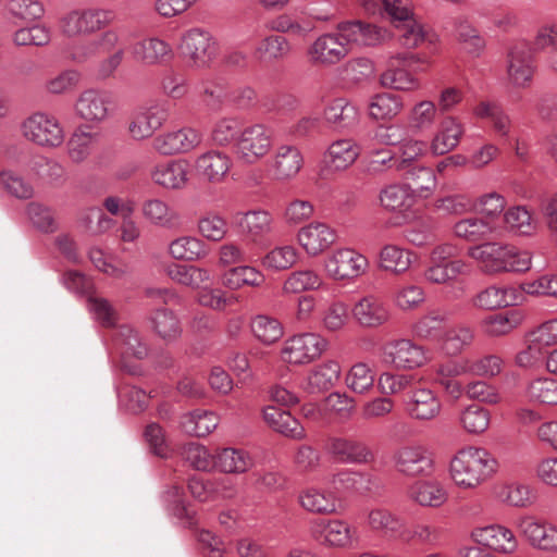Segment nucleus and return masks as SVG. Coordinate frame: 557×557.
I'll return each mask as SVG.
<instances>
[{
	"label": "nucleus",
	"mask_w": 557,
	"mask_h": 557,
	"mask_svg": "<svg viewBox=\"0 0 557 557\" xmlns=\"http://www.w3.org/2000/svg\"><path fill=\"white\" fill-rule=\"evenodd\" d=\"M496 457L483 447L468 446L450 459L448 474L462 491H473L490 481L498 471Z\"/></svg>",
	"instance_id": "f257e3e1"
},
{
	"label": "nucleus",
	"mask_w": 557,
	"mask_h": 557,
	"mask_svg": "<svg viewBox=\"0 0 557 557\" xmlns=\"http://www.w3.org/2000/svg\"><path fill=\"white\" fill-rule=\"evenodd\" d=\"M177 48L183 62L191 70L210 67L219 51L214 36L200 27L185 30Z\"/></svg>",
	"instance_id": "f03ea898"
},
{
	"label": "nucleus",
	"mask_w": 557,
	"mask_h": 557,
	"mask_svg": "<svg viewBox=\"0 0 557 557\" xmlns=\"http://www.w3.org/2000/svg\"><path fill=\"white\" fill-rule=\"evenodd\" d=\"M426 63V59L419 53H396L389 58V66L380 76V84L384 88L413 91L419 89L420 82L411 71H422L419 64Z\"/></svg>",
	"instance_id": "7ed1b4c3"
},
{
	"label": "nucleus",
	"mask_w": 557,
	"mask_h": 557,
	"mask_svg": "<svg viewBox=\"0 0 557 557\" xmlns=\"http://www.w3.org/2000/svg\"><path fill=\"white\" fill-rule=\"evenodd\" d=\"M392 462L395 471L405 478H431L436 471L433 453L418 443L397 447L392 455Z\"/></svg>",
	"instance_id": "20e7f679"
},
{
	"label": "nucleus",
	"mask_w": 557,
	"mask_h": 557,
	"mask_svg": "<svg viewBox=\"0 0 557 557\" xmlns=\"http://www.w3.org/2000/svg\"><path fill=\"white\" fill-rule=\"evenodd\" d=\"M329 348V341L317 332H304L286 338L281 360L290 366H305L319 359Z\"/></svg>",
	"instance_id": "39448f33"
},
{
	"label": "nucleus",
	"mask_w": 557,
	"mask_h": 557,
	"mask_svg": "<svg viewBox=\"0 0 557 557\" xmlns=\"http://www.w3.org/2000/svg\"><path fill=\"white\" fill-rule=\"evenodd\" d=\"M310 534L326 548L350 549L359 542L358 531L344 519H315L310 523Z\"/></svg>",
	"instance_id": "423d86ee"
},
{
	"label": "nucleus",
	"mask_w": 557,
	"mask_h": 557,
	"mask_svg": "<svg viewBox=\"0 0 557 557\" xmlns=\"http://www.w3.org/2000/svg\"><path fill=\"white\" fill-rule=\"evenodd\" d=\"M325 275L336 282H351L362 276L369 268L366 256L352 248H337L323 259Z\"/></svg>",
	"instance_id": "0eeeda50"
},
{
	"label": "nucleus",
	"mask_w": 557,
	"mask_h": 557,
	"mask_svg": "<svg viewBox=\"0 0 557 557\" xmlns=\"http://www.w3.org/2000/svg\"><path fill=\"white\" fill-rule=\"evenodd\" d=\"M273 148V132L264 124L257 123L244 127L235 143V153L245 164H256L265 158Z\"/></svg>",
	"instance_id": "6e6552de"
},
{
	"label": "nucleus",
	"mask_w": 557,
	"mask_h": 557,
	"mask_svg": "<svg viewBox=\"0 0 557 557\" xmlns=\"http://www.w3.org/2000/svg\"><path fill=\"white\" fill-rule=\"evenodd\" d=\"M116 14L112 9L89 7L74 10L62 20V30L67 36L91 35L114 23Z\"/></svg>",
	"instance_id": "1a4fd4ad"
},
{
	"label": "nucleus",
	"mask_w": 557,
	"mask_h": 557,
	"mask_svg": "<svg viewBox=\"0 0 557 557\" xmlns=\"http://www.w3.org/2000/svg\"><path fill=\"white\" fill-rule=\"evenodd\" d=\"M25 139L42 148H57L64 141V131L59 120L46 112H36L21 124Z\"/></svg>",
	"instance_id": "9d476101"
},
{
	"label": "nucleus",
	"mask_w": 557,
	"mask_h": 557,
	"mask_svg": "<svg viewBox=\"0 0 557 557\" xmlns=\"http://www.w3.org/2000/svg\"><path fill=\"white\" fill-rule=\"evenodd\" d=\"M382 361L397 370H416L430 358L426 349L410 338H395L382 347Z\"/></svg>",
	"instance_id": "9b49d317"
},
{
	"label": "nucleus",
	"mask_w": 557,
	"mask_h": 557,
	"mask_svg": "<svg viewBox=\"0 0 557 557\" xmlns=\"http://www.w3.org/2000/svg\"><path fill=\"white\" fill-rule=\"evenodd\" d=\"M170 117L168 101L158 100L143 106L133 112L128 123V134L134 140L150 138Z\"/></svg>",
	"instance_id": "f8f14e48"
},
{
	"label": "nucleus",
	"mask_w": 557,
	"mask_h": 557,
	"mask_svg": "<svg viewBox=\"0 0 557 557\" xmlns=\"http://www.w3.org/2000/svg\"><path fill=\"white\" fill-rule=\"evenodd\" d=\"M202 143L201 133L190 126L169 129L156 136L152 148L161 156L170 157L188 153Z\"/></svg>",
	"instance_id": "ddd939ff"
},
{
	"label": "nucleus",
	"mask_w": 557,
	"mask_h": 557,
	"mask_svg": "<svg viewBox=\"0 0 557 557\" xmlns=\"http://www.w3.org/2000/svg\"><path fill=\"white\" fill-rule=\"evenodd\" d=\"M406 414L419 422L436 419L442 411L440 396L430 387H416L403 400Z\"/></svg>",
	"instance_id": "4468645a"
},
{
	"label": "nucleus",
	"mask_w": 557,
	"mask_h": 557,
	"mask_svg": "<svg viewBox=\"0 0 557 557\" xmlns=\"http://www.w3.org/2000/svg\"><path fill=\"white\" fill-rule=\"evenodd\" d=\"M520 534L534 548L557 553V527L532 516H522L516 520Z\"/></svg>",
	"instance_id": "2eb2a0df"
},
{
	"label": "nucleus",
	"mask_w": 557,
	"mask_h": 557,
	"mask_svg": "<svg viewBox=\"0 0 557 557\" xmlns=\"http://www.w3.org/2000/svg\"><path fill=\"white\" fill-rule=\"evenodd\" d=\"M349 54L337 32L320 35L309 46L307 55L311 64L330 67L342 62Z\"/></svg>",
	"instance_id": "dca6fc26"
},
{
	"label": "nucleus",
	"mask_w": 557,
	"mask_h": 557,
	"mask_svg": "<svg viewBox=\"0 0 557 557\" xmlns=\"http://www.w3.org/2000/svg\"><path fill=\"white\" fill-rule=\"evenodd\" d=\"M352 318L364 329H377L391 319L387 304L376 295H366L355 302L351 309Z\"/></svg>",
	"instance_id": "f3484780"
},
{
	"label": "nucleus",
	"mask_w": 557,
	"mask_h": 557,
	"mask_svg": "<svg viewBox=\"0 0 557 557\" xmlns=\"http://www.w3.org/2000/svg\"><path fill=\"white\" fill-rule=\"evenodd\" d=\"M407 498L420 507L437 509L448 502L449 493L441 481L424 478L408 486Z\"/></svg>",
	"instance_id": "a211bd4d"
},
{
	"label": "nucleus",
	"mask_w": 557,
	"mask_h": 557,
	"mask_svg": "<svg viewBox=\"0 0 557 557\" xmlns=\"http://www.w3.org/2000/svg\"><path fill=\"white\" fill-rule=\"evenodd\" d=\"M111 97L98 89H87L77 97L74 110L76 115L90 123H100L110 115Z\"/></svg>",
	"instance_id": "6ab92c4d"
},
{
	"label": "nucleus",
	"mask_w": 557,
	"mask_h": 557,
	"mask_svg": "<svg viewBox=\"0 0 557 557\" xmlns=\"http://www.w3.org/2000/svg\"><path fill=\"white\" fill-rule=\"evenodd\" d=\"M336 232L323 222H311L297 233V242L309 257H317L336 242Z\"/></svg>",
	"instance_id": "aec40b11"
},
{
	"label": "nucleus",
	"mask_w": 557,
	"mask_h": 557,
	"mask_svg": "<svg viewBox=\"0 0 557 557\" xmlns=\"http://www.w3.org/2000/svg\"><path fill=\"white\" fill-rule=\"evenodd\" d=\"M304 166V156L295 145H278L271 158L270 169L278 182H289L295 178Z\"/></svg>",
	"instance_id": "412c9836"
},
{
	"label": "nucleus",
	"mask_w": 557,
	"mask_h": 557,
	"mask_svg": "<svg viewBox=\"0 0 557 557\" xmlns=\"http://www.w3.org/2000/svg\"><path fill=\"white\" fill-rule=\"evenodd\" d=\"M233 160L231 156L218 149H210L199 154L195 160L197 174L206 182L222 183L231 171Z\"/></svg>",
	"instance_id": "4be33fe9"
},
{
	"label": "nucleus",
	"mask_w": 557,
	"mask_h": 557,
	"mask_svg": "<svg viewBox=\"0 0 557 557\" xmlns=\"http://www.w3.org/2000/svg\"><path fill=\"white\" fill-rule=\"evenodd\" d=\"M189 166L184 160H168L156 164L150 171L152 183L165 190H182L189 181Z\"/></svg>",
	"instance_id": "5701e85b"
},
{
	"label": "nucleus",
	"mask_w": 557,
	"mask_h": 557,
	"mask_svg": "<svg viewBox=\"0 0 557 557\" xmlns=\"http://www.w3.org/2000/svg\"><path fill=\"white\" fill-rule=\"evenodd\" d=\"M511 245L486 242L469 248L468 256L478 261L486 273H502L506 270Z\"/></svg>",
	"instance_id": "b1692460"
},
{
	"label": "nucleus",
	"mask_w": 557,
	"mask_h": 557,
	"mask_svg": "<svg viewBox=\"0 0 557 557\" xmlns=\"http://www.w3.org/2000/svg\"><path fill=\"white\" fill-rule=\"evenodd\" d=\"M380 207L389 213L406 214L416 203V193L405 183H391L379 191Z\"/></svg>",
	"instance_id": "393cba45"
},
{
	"label": "nucleus",
	"mask_w": 557,
	"mask_h": 557,
	"mask_svg": "<svg viewBox=\"0 0 557 557\" xmlns=\"http://www.w3.org/2000/svg\"><path fill=\"white\" fill-rule=\"evenodd\" d=\"M342 367L336 360L314 366L302 380L300 387L308 394H320L333 388L341 379Z\"/></svg>",
	"instance_id": "a878e982"
},
{
	"label": "nucleus",
	"mask_w": 557,
	"mask_h": 557,
	"mask_svg": "<svg viewBox=\"0 0 557 557\" xmlns=\"http://www.w3.org/2000/svg\"><path fill=\"white\" fill-rule=\"evenodd\" d=\"M532 53L527 45L515 46L508 57L507 73L510 83L518 88H527L531 85L534 74Z\"/></svg>",
	"instance_id": "bb28decb"
},
{
	"label": "nucleus",
	"mask_w": 557,
	"mask_h": 557,
	"mask_svg": "<svg viewBox=\"0 0 557 557\" xmlns=\"http://www.w3.org/2000/svg\"><path fill=\"white\" fill-rule=\"evenodd\" d=\"M325 450L344 463H368L373 460V454L362 442L333 436L326 441Z\"/></svg>",
	"instance_id": "cd10ccee"
},
{
	"label": "nucleus",
	"mask_w": 557,
	"mask_h": 557,
	"mask_svg": "<svg viewBox=\"0 0 557 557\" xmlns=\"http://www.w3.org/2000/svg\"><path fill=\"white\" fill-rule=\"evenodd\" d=\"M133 57L145 65H160L174 55L171 44L160 37L143 38L133 46Z\"/></svg>",
	"instance_id": "c85d7f7f"
},
{
	"label": "nucleus",
	"mask_w": 557,
	"mask_h": 557,
	"mask_svg": "<svg viewBox=\"0 0 557 557\" xmlns=\"http://www.w3.org/2000/svg\"><path fill=\"white\" fill-rule=\"evenodd\" d=\"M140 210L144 219L153 226L174 230L182 224L178 211L164 199H146Z\"/></svg>",
	"instance_id": "c756f323"
},
{
	"label": "nucleus",
	"mask_w": 557,
	"mask_h": 557,
	"mask_svg": "<svg viewBox=\"0 0 557 557\" xmlns=\"http://www.w3.org/2000/svg\"><path fill=\"white\" fill-rule=\"evenodd\" d=\"M476 541L495 552L511 555L518 549V539L515 533L502 524H491L474 532Z\"/></svg>",
	"instance_id": "7c9ffc66"
},
{
	"label": "nucleus",
	"mask_w": 557,
	"mask_h": 557,
	"mask_svg": "<svg viewBox=\"0 0 557 557\" xmlns=\"http://www.w3.org/2000/svg\"><path fill=\"white\" fill-rule=\"evenodd\" d=\"M522 293L521 287L493 285L480 292L473 305L486 310L517 306L523 298Z\"/></svg>",
	"instance_id": "2f4dec72"
},
{
	"label": "nucleus",
	"mask_w": 557,
	"mask_h": 557,
	"mask_svg": "<svg viewBox=\"0 0 557 557\" xmlns=\"http://www.w3.org/2000/svg\"><path fill=\"white\" fill-rule=\"evenodd\" d=\"M323 119L326 124L335 129H346L357 125L359 110L347 98L338 97L325 104Z\"/></svg>",
	"instance_id": "473e14b6"
},
{
	"label": "nucleus",
	"mask_w": 557,
	"mask_h": 557,
	"mask_svg": "<svg viewBox=\"0 0 557 557\" xmlns=\"http://www.w3.org/2000/svg\"><path fill=\"white\" fill-rule=\"evenodd\" d=\"M460 375H466L463 366L450 360L436 367L433 380L449 398L458 400L466 395V385L457 379Z\"/></svg>",
	"instance_id": "72a5a7b5"
},
{
	"label": "nucleus",
	"mask_w": 557,
	"mask_h": 557,
	"mask_svg": "<svg viewBox=\"0 0 557 557\" xmlns=\"http://www.w3.org/2000/svg\"><path fill=\"white\" fill-rule=\"evenodd\" d=\"M300 507L313 515L330 516L337 512V498L333 492L310 486L298 495Z\"/></svg>",
	"instance_id": "f704fd0d"
},
{
	"label": "nucleus",
	"mask_w": 557,
	"mask_h": 557,
	"mask_svg": "<svg viewBox=\"0 0 557 557\" xmlns=\"http://www.w3.org/2000/svg\"><path fill=\"white\" fill-rule=\"evenodd\" d=\"M463 134V127L455 116H445L434 137L431 140L430 149L434 156H443L454 150Z\"/></svg>",
	"instance_id": "c9c22d12"
},
{
	"label": "nucleus",
	"mask_w": 557,
	"mask_h": 557,
	"mask_svg": "<svg viewBox=\"0 0 557 557\" xmlns=\"http://www.w3.org/2000/svg\"><path fill=\"white\" fill-rule=\"evenodd\" d=\"M366 524L371 531L387 537L400 536L406 527L400 516L385 507L370 509L366 517Z\"/></svg>",
	"instance_id": "e433bc0d"
},
{
	"label": "nucleus",
	"mask_w": 557,
	"mask_h": 557,
	"mask_svg": "<svg viewBox=\"0 0 557 557\" xmlns=\"http://www.w3.org/2000/svg\"><path fill=\"white\" fill-rule=\"evenodd\" d=\"M253 466V457L243 448L225 447L215 450V470L222 473L243 474Z\"/></svg>",
	"instance_id": "4c0bfd02"
},
{
	"label": "nucleus",
	"mask_w": 557,
	"mask_h": 557,
	"mask_svg": "<svg viewBox=\"0 0 557 557\" xmlns=\"http://www.w3.org/2000/svg\"><path fill=\"white\" fill-rule=\"evenodd\" d=\"M451 231L455 237L467 243H486L495 228L485 218L474 215L458 220Z\"/></svg>",
	"instance_id": "58836bf2"
},
{
	"label": "nucleus",
	"mask_w": 557,
	"mask_h": 557,
	"mask_svg": "<svg viewBox=\"0 0 557 557\" xmlns=\"http://www.w3.org/2000/svg\"><path fill=\"white\" fill-rule=\"evenodd\" d=\"M404 108L405 103L400 96L384 91L370 98L368 114L374 121L389 122L396 119Z\"/></svg>",
	"instance_id": "ea45409f"
},
{
	"label": "nucleus",
	"mask_w": 557,
	"mask_h": 557,
	"mask_svg": "<svg viewBox=\"0 0 557 557\" xmlns=\"http://www.w3.org/2000/svg\"><path fill=\"white\" fill-rule=\"evenodd\" d=\"M505 228L515 235L531 237L536 234L539 222L531 211L522 205L506 209L503 214Z\"/></svg>",
	"instance_id": "a19ab883"
},
{
	"label": "nucleus",
	"mask_w": 557,
	"mask_h": 557,
	"mask_svg": "<svg viewBox=\"0 0 557 557\" xmlns=\"http://www.w3.org/2000/svg\"><path fill=\"white\" fill-rule=\"evenodd\" d=\"M360 152V146L354 139H338L329 146L325 162L335 171H344L355 163Z\"/></svg>",
	"instance_id": "79ce46f5"
},
{
	"label": "nucleus",
	"mask_w": 557,
	"mask_h": 557,
	"mask_svg": "<svg viewBox=\"0 0 557 557\" xmlns=\"http://www.w3.org/2000/svg\"><path fill=\"white\" fill-rule=\"evenodd\" d=\"M265 275L252 265H237L226 270L222 276V285L230 290H238L245 286L259 288L265 283Z\"/></svg>",
	"instance_id": "37998d69"
},
{
	"label": "nucleus",
	"mask_w": 557,
	"mask_h": 557,
	"mask_svg": "<svg viewBox=\"0 0 557 557\" xmlns=\"http://www.w3.org/2000/svg\"><path fill=\"white\" fill-rule=\"evenodd\" d=\"M265 423L274 431L296 440L305 437V430L289 411L275 406H267L263 409Z\"/></svg>",
	"instance_id": "c03bdc74"
},
{
	"label": "nucleus",
	"mask_w": 557,
	"mask_h": 557,
	"mask_svg": "<svg viewBox=\"0 0 557 557\" xmlns=\"http://www.w3.org/2000/svg\"><path fill=\"white\" fill-rule=\"evenodd\" d=\"M165 273L173 282L191 289L201 288L212 278L208 269L191 264L171 263L166 265Z\"/></svg>",
	"instance_id": "a18cd8bd"
},
{
	"label": "nucleus",
	"mask_w": 557,
	"mask_h": 557,
	"mask_svg": "<svg viewBox=\"0 0 557 557\" xmlns=\"http://www.w3.org/2000/svg\"><path fill=\"white\" fill-rule=\"evenodd\" d=\"M413 252L395 244L384 245L379 253V268L385 272L401 275L412 264Z\"/></svg>",
	"instance_id": "49530a36"
},
{
	"label": "nucleus",
	"mask_w": 557,
	"mask_h": 557,
	"mask_svg": "<svg viewBox=\"0 0 557 557\" xmlns=\"http://www.w3.org/2000/svg\"><path fill=\"white\" fill-rule=\"evenodd\" d=\"M474 339L475 332L471 326L456 324L443 333L441 346L447 356L456 357L471 347Z\"/></svg>",
	"instance_id": "de8ad7c7"
},
{
	"label": "nucleus",
	"mask_w": 557,
	"mask_h": 557,
	"mask_svg": "<svg viewBox=\"0 0 557 557\" xmlns=\"http://www.w3.org/2000/svg\"><path fill=\"white\" fill-rule=\"evenodd\" d=\"M524 319L520 310H509L486 317L481 322L482 332L490 337H499L517 329Z\"/></svg>",
	"instance_id": "09e8293b"
},
{
	"label": "nucleus",
	"mask_w": 557,
	"mask_h": 557,
	"mask_svg": "<svg viewBox=\"0 0 557 557\" xmlns=\"http://www.w3.org/2000/svg\"><path fill=\"white\" fill-rule=\"evenodd\" d=\"M324 286L322 275L312 269L292 272L283 282L282 290L286 295L318 290Z\"/></svg>",
	"instance_id": "8fccbe9b"
},
{
	"label": "nucleus",
	"mask_w": 557,
	"mask_h": 557,
	"mask_svg": "<svg viewBox=\"0 0 557 557\" xmlns=\"http://www.w3.org/2000/svg\"><path fill=\"white\" fill-rule=\"evenodd\" d=\"M463 366L466 374L492 379L503 372L505 361L495 354L458 360Z\"/></svg>",
	"instance_id": "3c124183"
},
{
	"label": "nucleus",
	"mask_w": 557,
	"mask_h": 557,
	"mask_svg": "<svg viewBox=\"0 0 557 557\" xmlns=\"http://www.w3.org/2000/svg\"><path fill=\"white\" fill-rule=\"evenodd\" d=\"M220 419L213 411L196 409L181 419L183 431L194 436H206L219 425Z\"/></svg>",
	"instance_id": "603ef678"
},
{
	"label": "nucleus",
	"mask_w": 557,
	"mask_h": 557,
	"mask_svg": "<svg viewBox=\"0 0 557 557\" xmlns=\"http://www.w3.org/2000/svg\"><path fill=\"white\" fill-rule=\"evenodd\" d=\"M469 272L468 265L462 260H451L446 263L432 262L423 272V277L431 284H448L459 275Z\"/></svg>",
	"instance_id": "864d4df0"
},
{
	"label": "nucleus",
	"mask_w": 557,
	"mask_h": 557,
	"mask_svg": "<svg viewBox=\"0 0 557 557\" xmlns=\"http://www.w3.org/2000/svg\"><path fill=\"white\" fill-rule=\"evenodd\" d=\"M239 226L252 237H263L273 230V216L265 210H251L236 215Z\"/></svg>",
	"instance_id": "5fc2aeb1"
},
{
	"label": "nucleus",
	"mask_w": 557,
	"mask_h": 557,
	"mask_svg": "<svg viewBox=\"0 0 557 557\" xmlns=\"http://www.w3.org/2000/svg\"><path fill=\"white\" fill-rule=\"evenodd\" d=\"M120 42L121 36L119 32L114 28H110L101 33L97 39L90 41L87 46L74 47L71 57L75 62H83L98 49L103 52H109L111 50L115 51L120 48Z\"/></svg>",
	"instance_id": "6e6d98bb"
},
{
	"label": "nucleus",
	"mask_w": 557,
	"mask_h": 557,
	"mask_svg": "<svg viewBox=\"0 0 557 557\" xmlns=\"http://www.w3.org/2000/svg\"><path fill=\"white\" fill-rule=\"evenodd\" d=\"M299 259L298 249L290 244L280 245L268 251L261 259L263 268L270 271H285L292 269Z\"/></svg>",
	"instance_id": "4d7b16f0"
},
{
	"label": "nucleus",
	"mask_w": 557,
	"mask_h": 557,
	"mask_svg": "<svg viewBox=\"0 0 557 557\" xmlns=\"http://www.w3.org/2000/svg\"><path fill=\"white\" fill-rule=\"evenodd\" d=\"M447 321V314L441 311H430L421 315L411 326L412 334L423 341L438 339L443 333V326Z\"/></svg>",
	"instance_id": "13d9d810"
},
{
	"label": "nucleus",
	"mask_w": 557,
	"mask_h": 557,
	"mask_svg": "<svg viewBox=\"0 0 557 557\" xmlns=\"http://www.w3.org/2000/svg\"><path fill=\"white\" fill-rule=\"evenodd\" d=\"M437 107L431 100L417 102L408 112V126L416 133L431 129L437 117Z\"/></svg>",
	"instance_id": "bf43d9fd"
},
{
	"label": "nucleus",
	"mask_w": 557,
	"mask_h": 557,
	"mask_svg": "<svg viewBox=\"0 0 557 557\" xmlns=\"http://www.w3.org/2000/svg\"><path fill=\"white\" fill-rule=\"evenodd\" d=\"M153 331L164 341H175L182 334V327L175 313L168 308L154 310L150 315Z\"/></svg>",
	"instance_id": "052dcab7"
},
{
	"label": "nucleus",
	"mask_w": 557,
	"mask_h": 557,
	"mask_svg": "<svg viewBox=\"0 0 557 557\" xmlns=\"http://www.w3.org/2000/svg\"><path fill=\"white\" fill-rule=\"evenodd\" d=\"M170 255L176 260L196 261L207 256L206 245L194 236H182L169 246Z\"/></svg>",
	"instance_id": "680f3d73"
},
{
	"label": "nucleus",
	"mask_w": 557,
	"mask_h": 557,
	"mask_svg": "<svg viewBox=\"0 0 557 557\" xmlns=\"http://www.w3.org/2000/svg\"><path fill=\"white\" fill-rule=\"evenodd\" d=\"M375 373L366 362H357L350 367L345 376L346 386L354 393L364 395L374 386Z\"/></svg>",
	"instance_id": "e2e57ef3"
},
{
	"label": "nucleus",
	"mask_w": 557,
	"mask_h": 557,
	"mask_svg": "<svg viewBox=\"0 0 557 557\" xmlns=\"http://www.w3.org/2000/svg\"><path fill=\"white\" fill-rule=\"evenodd\" d=\"M459 423L469 434H482L490 426L491 412L486 408L471 404L460 411Z\"/></svg>",
	"instance_id": "0e129e2a"
},
{
	"label": "nucleus",
	"mask_w": 557,
	"mask_h": 557,
	"mask_svg": "<svg viewBox=\"0 0 557 557\" xmlns=\"http://www.w3.org/2000/svg\"><path fill=\"white\" fill-rule=\"evenodd\" d=\"M242 121L235 116L219 119L211 131L212 141L220 147H228L237 141L243 131Z\"/></svg>",
	"instance_id": "69168bd1"
},
{
	"label": "nucleus",
	"mask_w": 557,
	"mask_h": 557,
	"mask_svg": "<svg viewBox=\"0 0 557 557\" xmlns=\"http://www.w3.org/2000/svg\"><path fill=\"white\" fill-rule=\"evenodd\" d=\"M525 396L532 403L557 405V380L553 377L532 380L525 388Z\"/></svg>",
	"instance_id": "338daca9"
},
{
	"label": "nucleus",
	"mask_w": 557,
	"mask_h": 557,
	"mask_svg": "<svg viewBox=\"0 0 557 557\" xmlns=\"http://www.w3.org/2000/svg\"><path fill=\"white\" fill-rule=\"evenodd\" d=\"M250 329L255 337L265 345L277 342L284 334L281 322L265 314L256 315L251 320Z\"/></svg>",
	"instance_id": "774afa93"
}]
</instances>
